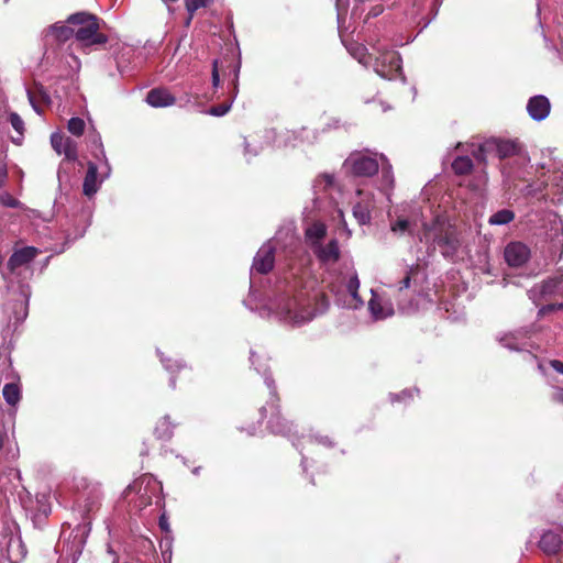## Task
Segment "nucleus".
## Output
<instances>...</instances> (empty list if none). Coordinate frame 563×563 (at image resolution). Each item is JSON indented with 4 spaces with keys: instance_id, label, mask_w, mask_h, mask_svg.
Returning <instances> with one entry per match:
<instances>
[{
    "instance_id": "obj_1",
    "label": "nucleus",
    "mask_w": 563,
    "mask_h": 563,
    "mask_svg": "<svg viewBox=\"0 0 563 563\" xmlns=\"http://www.w3.org/2000/svg\"><path fill=\"white\" fill-rule=\"evenodd\" d=\"M68 22L78 26L75 30L74 42L67 47L68 56L71 58V63L68 62L69 67L71 70L78 71L80 69V60L74 54L75 51L89 54L97 46L104 45L108 42V36L99 31V19L93 14L78 12L71 14L68 18Z\"/></svg>"
},
{
    "instance_id": "obj_2",
    "label": "nucleus",
    "mask_w": 563,
    "mask_h": 563,
    "mask_svg": "<svg viewBox=\"0 0 563 563\" xmlns=\"http://www.w3.org/2000/svg\"><path fill=\"white\" fill-rule=\"evenodd\" d=\"M269 309L280 321L290 325H302L316 316L310 301L301 292L295 294L292 287L276 295L269 301Z\"/></svg>"
},
{
    "instance_id": "obj_3",
    "label": "nucleus",
    "mask_w": 563,
    "mask_h": 563,
    "mask_svg": "<svg viewBox=\"0 0 563 563\" xmlns=\"http://www.w3.org/2000/svg\"><path fill=\"white\" fill-rule=\"evenodd\" d=\"M344 167L357 177H371L380 170L382 188L387 189L394 185L393 168L384 154L372 153L368 150L356 151L345 159Z\"/></svg>"
},
{
    "instance_id": "obj_4",
    "label": "nucleus",
    "mask_w": 563,
    "mask_h": 563,
    "mask_svg": "<svg viewBox=\"0 0 563 563\" xmlns=\"http://www.w3.org/2000/svg\"><path fill=\"white\" fill-rule=\"evenodd\" d=\"M417 236L420 242L437 245L448 258H452L461 245L455 228L439 217L430 223H423Z\"/></svg>"
},
{
    "instance_id": "obj_5",
    "label": "nucleus",
    "mask_w": 563,
    "mask_h": 563,
    "mask_svg": "<svg viewBox=\"0 0 563 563\" xmlns=\"http://www.w3.org/2000/svg\"><path fill=\"white\" fill-rule=\"evenodd\" d=\"M251 362L255 366V369L264 376L265 384L269 389L271 394V417L268 420V428L273 433L289 435L291 432V423L285 420L278 410L277 395L274 379L267 373V366L260 362V357L254 352H251Z\"/></svg>"
},
{
    "instance_id": "obj_6",
    "label": "nucleus",
    "mask_w": 563,
    "mask_h": 563,
    "mask_svg": "<svg viewBox=\"0 0 563 563\" xmlns=\"http://www.w3.org/2000/svg\"><path fill=\"white\" fill-rule=\"evenodd\" d=\"M374 49L378 55L375 58L373 67L378 76L389 80L402 76L401 57L398 52L379 46L374 47Z\"/></svg>"
},
{
    "instance_id": "obj_7",
    "label": "nucleus",
    "mask_w": 563,
    "mask_h": 563,
    "mask_svg": "<svg viewBox=\"0 0 563 563\" xmlns=\"http://www.w3.org/2000/svg\"><path fill=\"white\" fill-rule=\"evenodd\" d=\"M528 294L529 298L533 301L549 296L563 295V273L559 272L553 277L542 282L540 285H536Z\"/></svg>"
},
{
    "instance_id": "obj_8",
    "label": "nucleus",
    "mask_w": 563,
    "mask_h": 563,
    "mask_svg": "<svg viewBox=\"0 0 563 563\" xmlns=\"http://www.w3.org/2000/svg\"><path fill=\"white\" fill-rule=\"evenodd\" d=\"M517 151L518 145L514 141L490 139L478 148L475 155L478 159H483L484 153L495 152L499 158H506L515 155Z\"/></svg>"
},
{
    "instance_id": "obj_9",
    "label": "nucleus",
    "mask_w": 563,
    "mask_h": 563,
    "mask_svg": "<svg viewBox=\"0 0 563 563\" xmlns=\"http://www.w3.org/2000/svg\"><path fill=\"white\" fill-rule=\"evenodd\" d=\"M38 250L34 246H25L15 250L7 263V267L12 275H18L20 269H29L30 264L37 256Z\"/></svg>"
},
{
    "instance_id": "obj_10",
    "label": "nucleus",
    "mask_w": 563,
    "mask_h": 563,
    "mask_svg": "<svg viewBox=\"0 0 563 563\" xmlns=\"http://www.w3.org/2000/svg\"><path fill=\"white\" fill-rule=\"evenodd\" d=\"M274 252L275 246L269 241L265 243L256 253L253 260L252 272H257L260 274H267L274 267Z\"/></svg>"
},
{
    "instance_id": "obj_11",
    "label": "nucleus",
    "mask_w": 563,
    "mask_h": 563,
    "mask_svg": "<svg viewBox=\"0 0 563 563\" xmlns=\"http://www.w3.org/2000/svg\"><path fill=\"white\" fill-rule=\"evenodd\" d=\"M504 256L509 266L520 267L528 262L530 250L521 242H511L505 247Z\"/></svg>"
},
{
    "instance_id": "obj_12",
    "label": "nucleus",
    "mask_w": 563,
    "mask_h": 563,
    "mask_svg": "<svg viewBox=\"0 0 563 563\" xmlns=\"http://www.w3.org/2000/svg\"><path fill=\"white\" fill-rule=\"evenodd\" d=\"M312 253L323 265H332L340 258V246L335 238L330 239L327 243L322 242L319 246L312 250Z\"/></svg>"
},
{
    "instance_id": "obj_13",
    "label": "nucleus",
    "mask_w": 563,
    "mask_h": 563,
    "mask_svg": "<svg viewBox=\"0 0 563 563\" xmlns=\"http://www.w3.org/2000/svg\"><path fill=\"white\" fill-rule=\"evenodd\" d=\"M563 532L547 530L540 537L539 548L545 555H558L563 545Z\"/></svg>"
},
{
    "instance_id": "obj_14",
    "label": "nucleus",
    "mask_w": 563,
    "mask_h": 563,
    "mask_svg": "<svg viewBox=\"0 0 563 563\" xmlns=\"http://www.w3.org/2000/svg\"><path fill=\"white\" fill-rule=\"evenodd\" d=\"M161 488V485L156 479H154L151 475H144L142 476L137 482H135L133 485L129 486V489L137 490L141 494V503L140 507H145L147 505L152 504V497L147 495L150 492L151 494H154Z\"/></svg>"
},
{
    "instance_id": "obj_15",
    "label": "nucleus",
    "mask_w": 563,
    "mask_h": 563,
    "mask_svg": "<svg viewBox=\"0 0 563 563\" xmlns=\"http://www.w3.org/2000/svg\"><path fill=\"white\" fill-rule=\"evenodd\" d=\"M551 104L545 96L531 97L527 103L529 115L536 121L544 120L550 113Z\"/></svg>"
},
{
    "instance_id": "obj_16",
    "label": "nucleus",
    "mask_w": 563,
    "mask_h": 563,
    "mask_svg": "<svg viewBox=\"0 0 563 563\" xmlns=\"http://www.w3.org/2000/svg\"><path fill=\"white\" fill-rule=\"evenodd\" d=\"M325 236L327 225L323 222H311L305 229V240L311 251L324 242Z\"/></svg>"
},
{
    "instance_id": "obj_17",
    "label": "nucleus",
    "mask_w": 563,
    "mask_h": 563,
    "mask_svg": "<svg viewBox=\"0 0 563 563\" xmlns=\"http://www.w3.org/2000/svg\"><path fill=\"white\" fill-rule=\"evenodd\" d=\"M7 558L10 563H20L26 555V548L19 536H11L7 542Z\"/></svg>"
},
{
    "instance_id": "obj_18",
    "label": "nucleus",
    "mask_w": 563,
    "mask_h": 563,
    "mask_svg": "<svg viewBox=\"0 0 563 563\" xmlns=\"http://www.w3.org/2000/svg\"><path fill=\"white\" fill-rule=\"evenodd\" d=\"M97 175V165L92 162H89L88 169L82 184V192L85 196L91 197L99 190L100 184L102 183L103 178L98 180Z\"/></svg>"
},
{
    "instance_id": "obj_19",
    "label": "nucleus",
    "mask_w": 563,
    "mask_h": 563,
    "mask_svg": "<svg viewBox=\"0 0 563 563\" xmlns=\"http://www.w3.org/2000/svg\"><path fill=\"white\" fill-rule=\"evenodd\" d=\"M373 297L368 302V308L375 319H385L394 314L393 305L389 301H383L373 291Z\"/></svg>"
},
{
    "instance_id": "obj_20",
    "label": "nucleus",
    "mask_w": 563,
    "mask_h": 563,
    "mask_svg": "<svg viewBox=\"0 0 563 563\" xmlns=\"http://www.w3.org/2000/svg\"><path fill=\"white\" fill-rule=\"evenodd\" d=\"M373 208L374 202L369 196H366L364 199L355 203L353 207V216L361 225L371 222V210Z\"/></svg>"
},
{
    "instance_id": "obj_21",
    "label": "nucleus",
    "mask_w": 563,
    "mask_h": 563,
    "mask_svg": "<svg viewBox=\"0 0 563 563\" xmlns=\"http://www.w3.org/2000/svg\"><path fill=\"white\" fill-rule=\"evenodd\" d=\"M146 101L150 106L158 108V107H168L175 103V98L169 93L166 89H152L147 96Z\"/></svg>"
},
{
    "instance_id": "obj_22",
    "label": "nucleus",
    "mask_w": 563,
    "mask_h": 563,
    "mask_svg": "<svg viewBox=\"0 0 563 563\" xmlns=\"http://www.w3.org/2000/svg\"><path fill=\"white\" fill-rule=\"evenodd\" d=\"M71 36L75 37V30L64 24H54L46 31L45 37L48 41L51 37L64 42L69 40Z\"/></svg>"
},
{
    "instance_id": "obj_23",
    "label": "nucleus",
    "mask_w": 563,
    "mask_h": 563,
    "mask_svg": "<svg viewBox=\"0 0 563 563\" xmlns=\"http://www.w3.org/2000/svg\"><path fill=\"white\" fill-rule=\"evenodd\" d=\"M358 288H360V280L356 273H353L347 283H346V290L351 296V301L347 303L350 308L357 309L358 307L363 306L364 301L358 295Z\"/></svg>"
},
{
    "instance_id": "obj_24",
    "label": "nucleus",
    "mask_w": 563,
    "mask_h": 563,
    "mask_svg": "<svg viewBox=\"0 0 563 563\" xmlns=\"http://www.w3.org/2000/svg\"><path fill=\"white\" fill-rule=\"evenodd\" d=\"M514 219V211L509 209H501L489 217L488 223L490 225H504L510 223Z\"/></svg>"
},
{
    "instance_id": "obj_25",
    "label": "nucleus",
    "mask_w": 563,
    "mask_h": 563,
    "mask_svg": "<svg viewBox=\"0 0 563 563\" xmlns=\"http://www.w3.org/2000/svg\"><path fill=\"white\" fill-rule=\"evenodd\" d=\"M4 400L10 406H15L21 399V390L16 384H5L2 390Z\"/></svg>"
},
{
    "instance_id": "obj_26",
    "label": "nucleus",
    "mask_w": 563,
    "mask_h": 563,
    "mask_svg": "<svg viewBox=\"0 0 563 563\" xmlns=\"http://www.w3.org/2000/svg\"><path fill=\"white\" fill-rule=\"evenodd\" d=\"M473 168V162L468 156H459L452 163V169L457 175H465Z\"/></svg>"
},
{
    "instance_id": "obj_27",
    "label": "nucleus",
    "mask_w": 563,
    "mask_h": 563,
    "mask_svg": "<svg viewBox=\"0 0 563 563\" xmlns=\"http://www.w3.org/2000/svg\"><path fill=\"white\" fill-rule=\"evenodd\" d=\"M155 434L158 439L168 440L173 435V426L169 417L165 416L156 426Z\"/></svg>"
},
{
    "instance_id": "obj_28",
    "label": "nucleus",
    "mask_w": 563,
    "mask_h": 563,
    "mask_svg": "<svg viewBox=\"0 0 563 563\" xmlns=\"http://www.w3.org/2000/svg\"><path fill=\"white\" fill-rule=\"evenodd\" d=\"M9 121L12 125V128L16 131V133L19 134V136L15 139V137H12V141L15 143V144H20L21 143V140L23 137V133H24V122L23 120L20 118V115L15 112H12L10 113L9 115Z\"/></svg>"
},
{
    "instance_id": "obj_29",
    "label": "nucleus",
    "mask_w": 563,
    "mask_h": 563,
    "mask_svg": "<svg viewBox=\"0 0 563 563\" xmlns=\"http://www.w3.org/2000/svg\"><path fill=\"white\" fill-rule=\"evenodd\" d=\"M212 2V0H185V4H186V9L189 13V18L187 20V24L190 23L192 16H194V13L198 10V9H201V8H206L208 7L210 3Z\"/></svg>"
},
{
    "instance_id": "obj_30",
    "label": "nucleus",
    "mask_w": 563,
    "mask_h": 563,
    "mask_svg": "<svg viewBox=\"0 0 563 563\" xmlns=\"http://www.w3.org/2000/svg\"><path fill=\"white\" fill-rule=\"evenodd\" d=\"M63 154L68 161H76L78 158L77 142L70 137H66L65 145L63 147Z\"/></svg>"
},
{
    "instance_id": "obj_31",
    "label": "nucleus",
    "mask_w": 563,
    "mask_h": 563,
    "mask_svg": "<svg viewBox=\"0 0 563 563\" xmlns=\"http://www.w3.org/2000/svg\"><path fill=\"white\" fill-rule=\"evenodd\" d=\"M334 184V177L330 174H322L314 180L316 191L327 190Z\"/></svg>"
},
{
    "instance_id": "obj_32",
    "label": "nucleus",
    "mask_w": 563,
    "mask_h": 563,
    "mask_svg": "<svg viewBox=\"0 0 563 563\" xmlns=\"http://www.w3.org/2000/svg\"><path fill=\"white\" fill-rule=\"evenodd\" d=\"M391 231L395 233L404 234L406 232L410 234L413 233V228L411 223L407 219H398L395 222L391 223Z\"/></svg>"
},
{
    "instance_id": "obj_33",
    "label": "nucleus",
    "mask_w": 563,
    "mask_h": 563,
    "mask_svg": "<svg viewBox=\"0 0 563 563\" xmlns=\"http://www.w3.org/2000/svg\"><path fill=\"white\" fill-rule=\"evenodd\" d=\"M85 126H86V123L82 119L80 118H71L69 121H68V124H67V129L68 131L75 135V136H80L82 135L84 131H85Z\"/></svg>"
},
{
    "instance_id": "obj_34",
    "label": "nucleus",
    "mask_w": 563,
    "mask_h": 563,
    "mask_svg": "<svg viewBox=\"0 0 563 563\" xmlns=\"http://www.w3.org/2000/svg\"><path fill=\"white\" fill-rule=\"evenodd\" d=\"M65 142H66V136H64L62 133H59V132L52 133L51 145L58 155L63 154V147L65 145Z\"/></svg>"
},
{
    "instance_id": "obj_35",
    "label": "nucleus",
    "mask_w": 563,
    "mask_h": 563,
    "mask_svg": "<svg viewBox=\"0 0 563 563\" xmlns=\"http://www.w3.org/2000/svg\"><path fill=\"white\" fill-rule=\"evenodd\" d=\"M231 104H232V101L231 102H224V103L211 107L208 110V113L211 114V115H214V117H222V115H224L225 113L229 112V110L231 108Z\"/></svg>"
},
{
    "instance_id": "obj_36",
    "label": "nucleus",
    "mask_w": 563,
    "mask_h": 563,
    "mask_svg": "<svg viewBox=\"0 0 563 563\" xmlns=\"http://www.w3.org/2000/svg\"><path fill=\"white\" fill-rule=\"evenodd\" d=\"M91 144L96 147V152H93V156L99 158V155L104 157V151L101 142V137L99 134H93L90 136Z\"/></svg>"
},
{
    "instance_id": "obj_37",
    "label": "nucleus",
    "mask_w": 563,
    "mask_h": 563,
    "mask_svg": "<svg viewBox=\"0 0 563 563\" xmlns=\"http://www.w3.org/2000/svg\"><path fill=\"white\" fill-rule=\"evenodd\" d=\"M0 202L5 206V207H10V208H16L19 207L20 205V201L16 200L15 198H13L11 195L9 194H4V195H1L0 196Z\"/></svg>"
},
{
    "instance_id": "obj_38",
    "label": "nucleus",
    "mask_w": 563,
    "mask_h": 563,
    "mask_svg": "<svg viewBox=\"0 0 563 563\" xmlns=\"http://www.w3.org/2000/svg\"><path fill=\"white\" fill-rule=\"evenodd\" d=\"M352 54L361 64L367 65L369 57L366 54V48L365 47L360 46Z\"/></svg>"
},
{
    "instance_id": "obj_39",
    "label": "nucleus",
    "mask_w": 563,
    "mask_h": 563,
    "mask_svg": "<svg viewBox=\"0 0 563 563\" xmlns=\"http://www.w3.org/2000/svg\"><path fill=\"white\" fill-rule=\"evenodd\" d=\"M500 341H501L503 345L508 347L509 350H515V351L522 350L521 346H519L517 343L514 342L515 341L514 335H507V336L503 338Z\"/></svg>"
},
{
    "instance_id": "obj_40",
    "label": "nucleus",
    "mask_w": 563,
    "mask_h": 563,
    "mask_svg": "<svg viewBox=\"0 0 563 563\" xmlns=\"http://www.w3.org/2000/svg\"><path fill=\"white\" fill-rule=\"evenodd\" d=\"M563 310V302L562 303H551V305H547V306H543L540 310H539V316H544L551 311H554V310Z\"/></svg>"
},
{
    "instance_id": "obj_41",
    "label": "nucleus",
    "mask_w": 563,
    "mask_h": 563,
    "mask_svg": "<svg viewBox=\"0 0 563 563\" xmlns=\"http://www.w3.org/2000/svg\"><path fill=\"white\" fill-rule=\"evenodd\" d=\"M161 362L163 363L164 367L167 371H173L174 367L177 369L183 368L185 365L181 362L175 361L174 364H172V360H166L163 356H161Z\"/></svg>"
},
{
    "instance_id": "obj_42",
    "label": "nucleus",
    "mask_w": 563,
    "mask_h": 563,
    "mask_svg": "<svg viewBox=\"0 0 563 563\" xmlns=\"http://www.w3.org/2000/svg\"><path fill=\"white\" fill-rule=\"evenodd\" d=\"M220 84V75L218 70V60L216 59L212 64V86L217 88Z\"/></svg>"
},
{
    "instance_id": "obj_43",
    "label": "nucleus",
    "mask_w": 563,
    "mask_h": 563,
    "mask_svg": "<svg viewBox=\"0 0 563 563\" xmlns=\"http://www.w3.org/2000/svg\"><path fill=\"white\" fill-rule=\"evenodd\" d=\"M239 70H240V67H238L235 69V76H234L233 89H232V97H233V99L236 97L238 91H239Z\"/></svg>"
},
{
    "instance_id": "obj_44",
    "label": "nucleus",
    "mask_w": 563,
    "mask_h": 563,
    "mask_svg": "<svg viewBox=\"0 0 563 563\" xmlns=\"http://www.w3.org/2000/svg\"><path fill=\"white\" fill-rule=\"evenodd\" d=\"M410 283H411L410 273H407L406 276L400 282L399 290L408 288L410 286Z\"/></svg>"
},
{
    "instance_id": "obj_45",
    "label": "nucleus",
    "mask_w": 563,
    "mask_h": 563,
    "mask_svg": "<svg viewBox=\"0 0 563 563\" xmlns=\"http://www.w3.org/2000/svg\"><path fill=\"white\" fill-rule=\"evenodd\" d=\"M550 365L552 366L553 369H555L558 373H561L563 374V362L559 361V360H553L550 362Z\"/></svg>"
},
{
    "instance_id": "obj_46",
    "label": "nucleus",
    "mask_w": 563,
    "mask_h": 563,
    "mask_svg": "<svg viewBox=\"0 0 563 563\" xmlns=\"http://www.w3.org/2000/svg\"><path fill=\"white\" fill-rule=\"evenodd\" d=\"M159 527L162 530L168 532L169 531V523H168V519L166 518L165 515H162L159 517Z\"/></svg>"
},
{
    "instance_id": "obj_47",
    "label": "nucleus",
    "mask_w": 563,
    "mask_h": 563,
    "mask_svg": "<svg viewBox=\"0 0 563 563\" xmlns=\"http://www.w3.org/2000/svg\"><path fill=\"white\" fill-rule=\"evenodd\" d=\"M316 442L325 445V446H332V441L328 437H316Z\"/></svg>"
},
{
    "instance_id": "obj_48",
    "label": "nucleus",
    "mask_w": 563,
    "mask_h": 563,
    "mask_svg": "<svg viewBox=\"0 0 563 563\" xmlns=\"http://www.w3.org/2000/svg\"><path fill=\"white\" fill-rule=\"evenodd\" d=\"M7 178V169L4 167H0V187L4 184Z\"/></svg>"
},
{
    "instance_id": "obj_49",
    "label": "nucleus",
    "mask_w": 563,
    "mask_h": 563,
    "mask_svg": "<svg viewBox=\"0 0 563 563\" xmlns=\"http://www.w3.org/2000/svg\"><path fill=\"white\" fill-rule=\"evenodd\" d=\"M409 395L411 396V390H404L400 395H393L391 400H399L401 397Z\"/></svg>"
},
{
    "instance_id": "obj_50",
    "label": "nucleus",
    "mask_w": 563,
    "mask_h": 563,
    "mask_svg": "<svg viewBox=\"0 0 563 563\" xmlns=\"http://www.w3.org/2000/svg\"><path fill=\"white\" fill-rule=\"evenodd\" d=\"M104 166L107 168V173L103 175V178H107L109 176V173H110V166H109V163L107 161L104 162Z\"/></svg>"
},
{
    "instance_id": "obj_51",
    "label": "nucleus",
    "mask_w": 563,
    "mask_h": 563,
    "mask_svg": "<svg viewBox=\"0 0 563 563\" xmlns=\"http://www.w3.org/2000/svg\"><path fill=\"white\" fill-rule=\"evenodd\" d=\"M266 407H262L260 412H261V417L264 418L265 417V412H266Z\"/></svg>"
},
{
    "instance_id": "obj_52",
    "label": "nucleus",
    "mask_w": 563,
    "mask_h": 563,
    "mask_svg": "<svg viewBox=\"0 0 563 563\" xmlns=\"http://www.w3.org/2000/svg\"><path fill=\"white\" fill-rule=\"evenodd\" d=\"M175 384H176L175 378H174V377H172V378H170V386H172L173 388H175Z\"/></svg>"
},
{
    "instance_id": "obj_53",
    "label": "nucleus",
    "mask_w": 563,
    "mask_h": 563,
    "mask_svg": "<svg viewBox=\"0 0 563 563\" xmlns=\"http://www.w3.org/2000/svg\"><path fill=\"white\" fill-rule=\"evenodd\" d=\"M30 102H31L32 104H34V103H33V99H32V97H31V96H30ZM33 108L37 111V108H36L35 106H33Z\"/></svg>"
},
{
    "instance_id": "obj_54",
    "label": "nucleus",
    "mask_w": 563,
    "mask_h": 563,
    "mask_svg": "<svg viewBox=\"0 0 563 563\" xmlns=\"http://www.w3.org/2000/svg\"><path fill=\"white\" fill-rule=\"evenodd\" d=\"M194 474H198L199 473V467H196L194 471H192Z\"/></svg>"
},
{
    "instance_id": "obj_55",
    "label": "nucleus",
    "mask_w": 563,
    "mask_h": 563,
    "mask_svg": "<svg viewBox=\"0 0 563 563\" xmlns=\"http://www.w3.org/2000/svg\"><path fill=\"white\" fill-rule=\"evenodd\" d=\"M165 3H168V2H176L177 0H163Z\"/></svg>"
},
{
    "instance_id": "obj_56",
    "label": "nucleus",
    "mask_w": 563,
    "mask_h": 563,
    "mask_svg": "<svg viewBox=\"0 0 563 563\" xmlns=\"http://www.w3.org/2000/svg\"><path fill=\"white\" fill-rule=\"evenodd\" d=\"M558 399H559L560 401H562V400H563L562 395H558Z\"/></svg>"
},
{
    "instance_id": "obj_57",
    "label": "nucleus",
    "mask_w": 563,
    "mask_h": 563,
    "mask_svg": "<svg viewBox=\"0 0 563 563\" xmlns=\"http://www.w3.org/2000/svg\"><path fill=\"white\" fill-rule=\"evenodd\" d=\"M254 432H255V428H253V430H252V431H250L249 433H250V434H254Z\"/></svg>"
},
{
    "instance_id": "obj_58",
    "label": "nucleus",
    "mask_w": 563,
    "mask_h": 563,
    "mask_svg": "<svg viewBox=\"0 0 563 563\" xmlns=\"http://www.w3.org/2000/svg\"><path fill=\"white\" fill-rule=\"evenodd\" d=\"M562 59H563V52H562Z\"/></svg>"
}]
</instances>
